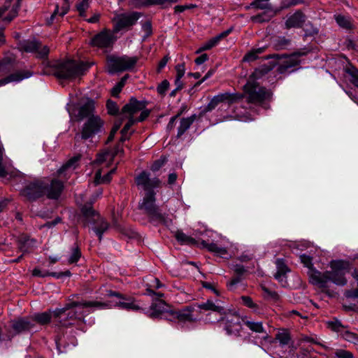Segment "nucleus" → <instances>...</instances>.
<instances>
[{
  "label": "nucleus",
  "mask_w": 358,
  "mask_h": 358,
  "mask_svg": "<svg viewBox=\"0 0 358 358\" xmlns=\"http://www.w3.org/2000/svg\"><path fill=\"white\" fill-rule=\"evenodd\" d=\"M331 271L324 273L312 270L309 275L310 282L316 285L321 291L329 296H334V292L329 289V282H331L338 286L347 284L345 277L348 271V263L342 260H333L330 262Z\"/></svg>",
  "instance_id": "nucleus-1"
},
{
  "label": "nucleus",
  "mask_w": 358,
  "mask_h": 358,
  "mask_svg": "<svg viewBox=\"0 0 358 358\" xmlns=\"http://www.w3.org/2000/svg\"><path fill=\"white\" fill-rule=\"evenodd\" d=\"M109 306L107 303L100 301H71L66 303L62 308H56L52 310L53 319L63 327L71 325L73 322L81 319L83 315L74 310L76 307L106 308Z\"/></svg>",
  "instance_id": "nucleus-2"
},
{
  "label": "nucleus",
  "mask_w": 358,
  "mask_h": 358,
  "mask_svg": "<svg viewBox=\"0 0 358 358\" xmlns=\"http://www.w3.org/2000/svg\"><path fill=\"white\" fill-rule=\"evenodd\" d=\"M89 67L83 62L67 59L55 66L53 75L59 79L73 80L82 76Z\"/></svg>",
  "instance_id": "nucleus-3"
},
{
  "label": "nucleus",
  "mask_w": 358,
  "mask_h": 358,
  "mask_svg": "<svg viewBox=\"0 0 358 358\" xmlns=\"http://www.w3.org/2000/svg\"><path fill=\"white\" fill-rule=\"evenodd\" d=\"M243 91L248 103L262 106L265 101H270L273 92L265 87L259 86L255 80H248L243 86Z\"/></svg>",
  "instance_id": "nucleus-4"
},
{
  "label": "nucleus",
  "mask_w": 358,
  "mask_h": 358,
  "mask_svg": "<svg viewBox=\"0 0 358 358\" xmlns=\"http://www.w3.org/2000/svg\"><path fill=\"white\" fill-rule=\"evenodd\" d=\"M105 122L99 115H92L83 124L74 137L76 144L81 141L92 139L96 135L104 132Z\"/></svg>",
  "instance_id": "nucleus-5"
},
{
  "label": "nucleus",
  "mask_w": 358,
  "mask_h": 358,
  "mask_svg": "<svg viewBox=\"0 0 358 358\" xmlns=\"http://www.w3.org/2000/svg\"><path fill=\"white\" fill-rule=\"evenodd\" d=\"M155 192L149 191L146 192L142 201L138 203V208L144 211L152 222L166 223V217L160 208L155 203Z\"/></svg>",
  "instance_id": "nucleus-6"
},
{
  "label": "nucleus",
  "mask_w": 358,
  "mask_h": 358,
  "mask_svg": "<svg viewBox=\"0 0 358 358\" xmlns=\"http://www.w3.org/2000/svg\"><path fill=\"white\" fill-rule=\"evenodd\" d=\"M81 213L83 217L84 225L94 224L93 230L98 236L99 242H101L103 233L109 227V224L90 204L84 205L81 208Z\"/></svg>",
  "instance_id": "nucleus-7"
},
{
  "label": "nucleus",
  "mask_w": 358,
  "mask_h": 358,
  "mask_svg": "<svg viewBox=\"0 0 358 358\" xmlns=\"http://www.w3.org/2000/svg\"><path fill=\"white\" fill-rule=\"evenodd\" d=\"M218 322L224 324V329L228 335L240 336L243 329L241 322L244 318L241 317L239 314L233 310L225 308L224 313H222Z\"/></svg>",
  "instance_id": "nucleus-8"
},
{
  "label": "nucleus",
  "mask_w": 358,
  "mask_h": 358,
  "mask_svg": "<svg viewBox=\"0 0 358 358\" xmlns=\"http://www.w3.org/2000/svg\"><path fill=\"white\" fill-rule=\"evenodd\" d=\"M142 14L138 12H131L116 15L113 18V33H118L122 30H129L141 17Z\"/></svg>",
  "instance_id": "nucleus-9"
},
{
  "label": "nucleus",
  "mask_w": 358,
  "mask_h": 358,
  "mask_svg": "<svg viewBox=\"0 0 358 358\" xmlns=\"http://www.w3.org/2000/svg\"><path fill=\"white\" fill-rule=\"evenodd\" d=\"M137 57H129L128 56L116 57L108 56L107 57V65L108 72L114 73L116 72H121L132 69L137 62Z\"/></svg>",
  "instance_id": "nucleus-10"
},
{
  "label": "nucleus",
  "mask_w": 358,
  "mask_h": 358,
  "mask_svg": "<svg viewBox=\"0 0 358 358\" xmlns=\"http://www.w3.org/2000/svg\"><path fill=\"white\" fill-rule=\"evenodd\" d=\"M305 52H296L290 55H287L285 54L279 55L274 54L270 56L266 57V58H276V59H285L280 63L278 67V72L280 74H284L287 73H292L294 71L293 69L294 67L299 65L300 60L299 57L300 56L305 55Z\"/></svg>",
  "instance_id": "nucleus-11"
},
{
  "label": "nucleus",
  "mask_w": 358,
  "mask_h": 358,
  "mask_svg": "<svg viewBox=\"0 0 358 358\" xmlns=\"http://www.w3.org/2000/svg\"><path fill=\"white\" fill-rule=\"evenodd\" d=\"M45 187L43 179H36L27 182L21 190L20 194L27 200L34 201L44 196Z\"/></svg>",
  "instance_id": "nucleus-12"
},
{
  "label": "nucleus",
  "mask_w": 358,
  "mask_h": 358,
  "mask_svg": "<svg viewBox=\"0 0 358 358\" xmlns=\"http://www.w3.org/2000/svg\"><path fill=\"white\" fill-rule=\"evenodd\" d=\"M20 49L27 52H35L36 57L40 59L46 58L49 54V48L42 44L37 40H26L20 43Z\"/></svg>",
  "instance_id": "nucleus-13"
},
{
  "label": "nucleus",
  "mask_w": 358,
  "mask_h": 358,
  "mask_svg": "<svg viewBox=\"0 0 358 358\" xmlns=\"http://www.w3.org/2000/svg\"><path fill=\"white\" fill-rule=\"evenodd\" d=\"M45 186L44 196L49 199H58L64 189V183L58 179H43Z\"/></svg>",
  "instance_id": "nucleus-14"
},
{
  "label": "nucleus",
  "mask_w": 358,
  "mask_h": 358,
  "mask_svg": "<svg viewBox=\"0 0 358 358\" xmlns=\"http://www.w3.org/2000/svg\"><path fill=\"white\" fill-rule=\"evenodd\" d=\"M244 97V94H231L229 92L220 94L215 96L204 108L205 112H210L215 108L220 103L224 101L228 102L229 104L236 102Z\"/></svg>",
  "instance_id": "nucleus-15"
},
{
  "label": "nucleus",
  "mask_w": 358,
  "mask_h": 358,
  "mask_svg": "<svg viewBox=\"0 0 358 358\" xmlns=\"http://www.w3.org/2000/svg\"><path fill=\"white\" fill-rule=\"evenodd\" d=\"M113 32L105 29L96 34L91 40L90 44L101 48H109L113 45L116 38Z\"/></svg>",
  "instance_id": "nucleus-16"
},
{
  "label": "nucleus",
  "mask_w": 358,
  "mask_h": 358,
  "mask_svg": "<svg viewBox=\"0 0 358 358\" xmlns=\"http://www.w3.org/2000/svg\"><path fill=\"white\" fill-rule=\"evenodd\" d=\"M136 183L138 186H141L146 192H148L154 191L153 188L159 187L161 181L157 178L150 179V174L146 171H143L136 178Z\"/></svg>",
  "instance_id": "nucleus-17"
},
{
  "label": "nucleus",
  "mask_w": 358,
  "mask_h": 358,
  "mask_svg": "<svg viewBox=\"0 0 358 358\" xmlns=\"http://www.w3.org/2000/svg\"><path fill=\"white\" fill-rule=\"evenodd\" d=\"M107 296H116L120 299H122L123 301L116 302V303L115 304V306H117L121 309H124L127 310H138L141 309V307L135 303L134 300L133 299L127 298L120 292L113 290H108L107 291Z\"/></svg>",
  "instance_id": "nucleus-18"
},
{
  "label": "nucleus",
  "mask_w": 358,
  "mask_h": 358,
  "mask_svg": "<svg viewBox=\"0 0 358 358\" xmlns=\"http://www.w3.org/2000/svg\"><path fill=\"white\" fill-rule=\"evenodd\" d=\"M148 101H138L135 97H131L128 103L122 108V114L128 115V119L134 117V115L146 108Z\"/></svg>",
  "instance_id": "nucleus-19"
},
{
  "label": "nucleus",
  "mask_w": 358,
  "mask_h": 358,
  "mask_svg": "<svg viewBox=\"0 0 358 358\" xmlns=\"http://www.w3.org/2000/svg\"><path fill=\"white\" fill-rule=\"evenodd\" d=\"M35 324L31 317H20L11 321V327L16 334L27 332L32 329Z\"/></svg>",
  "instance_id": "nucleus-20"
},
{
  "label": "nucleus",
  "mask_w": 358,
  "mask_h": 358,
  "mask_svg": "<svg viewBox=\"0 0 358 358\" xmlns=\"http://www.w3.org/2000/svg\"><path fill=\"white\" fill-rule=\"evenodd\" d=\"M168 306L166 303L159 300L157 302L152 303L150 307V312L148 314V316L150 318H162L164 314H169L171 310H169Z\"/></svg>",
  "instance_id": "nucleus-21"
},
{
  "label": "nucleus",
  "mask_w": 358,
  "mask_h": 358,
  "mask_svg": "<svg viewBox=\"0 0 358 358\" xmlns=\"http://www.w3.org/2000/svg\"><path fill=\"white\" fill-rule=\"evenodd\" d=\"M194 311V308L192 306H187L185 308H183L179 311H175L171 310L169 313L170 316H173V318H177L179 322H195L196 319L193 317L192 312Z\"/></svg>",
  "instance_id": "nucleus-22"
},
{
  "label": "nucleus",
  "mask_w": 358,
  "mask_h": 358,
  "mask_svg": "<svg viewBox=\"0 0 358 358\" xmlns=\"http://www.w3.org/2000/svg\"><path fill=\"white\" fill-rule=\"evenodd\" d=\"M306 19L305 14L301 10H298L288 17L285 22V27L287 29L300 28L303 26Z\"/></svg>",
  "instance_id": "nucleus-23"
},
{
  "label": "nucleus",
  "mask_w": 358,
  "mask_h": 358,
  "mask_svg": "<svg viewBox=\"0 0 358 358\" xmlns=\"http://www.w3.org/2000/svg\"><path fill=\"white\" fill-rule=\"evenodd\" d=\"M32 73L28 70H22L10 74L7 77L0 79V87L11 82H20L24 78H29Z\"/></svg>",
  "instance_id": "nucleus-24"
},
{
  "label": "nucleus",
  "mask_w": 358,
  "mask_h": 358,
  "mask_svg": "<svg viewBox=\"0 0 358 358\" xmlns=\"http://www.w3.org/2000/svg\"><path fill=\"white\" fill-rule=\"evenodd\" d=\"M275 264L277 266V272L274 274V278L285 287L287 285L286 274L289 270L282 259H278L275 262Z\"/></svg>",
  "instance_id": "nucleus-25"
},
{
  "label": "nucleus",
  "mask_w": 358,
  "mask_h": 358,
  "mask_svg": "<svg viewBox=\"0 0 358 358\" xmlns=\"http://www.w3.org/2000/svg\"><path fill=\"white\" fill-rule=\"evenodd\" d=\"M94 102L92 100L87 101L85 103L82 105L78 108V112L76 115L77 120L81 121L85 118H89L92 115H94Z\"/></svg>",
  "instance_id": "nucleus-26"
},
{
  "label": "nucleus",
  "mask_w": 358,
  "mask_h": 358,
  "mask_svg": "<svg viewBox=\"0 0 358 358\" xmlns=\"http://www.w3.org/2000/svg\"><path fill=\"white\" fill-rule=\"evenodd\" d=\"M197 308L204 310H212L219 313L220 315L224 313V308L220 303V301L213 302L210 299H208L206 302L201 303H197L195 305Z\"/></svg>",
  "instance_id": "nucleus-27"
},
{
  "label": "nucleus",
  "mask_w": 358,
  "mask_h": 358,
  "mask_svg": "<svg viewBox=\"0 0 358 358\" xmlns=\"http://www.w3.org/2000/svg\"><path fill=\"white\" fill-rule=\"evenodd\" d=\"M34 243L35 241L25 234L20 235L17 239L18 250L23 254L29 252Z\"/></svg>",
  "instance_id": "nucleus-28"
},
{
  "label": "nucleus",
  "mask_w": 358,
  "mask_h": 358,
  "mask_svg": "<svg viewBox=\"0 0 358 358\" xmlns=\"http://www.w3.org/2000/svg\"><path fill=\"white\" fill-rule=\"evenodd\" d=\"M52 317H53V314L51 310L43 313H36L31 317V320L34 324L36 322L41 325H46L49 324Z\"/></svg>",
  "instance_id": "nucleus-29"
},
{
  "label": "nucleus",
  "mask_w": 358,
  "mask_h": 358,
  "mask_svg": "<svg viewBox=\"0 0 358 358\" xmlns=\"http://www.w3.org/2000/svg\"><path fill=\"white\" fill-rule=\"evenodd\" d=\"M196 118V115H192L186 118H182L178 128L177 138H180L190 127Z\"/></svg>",
  "instance_id": "nucleus-30"
},
{
  "label": "nucleus",
  "mask_w": 358,
  "mask_h": 358,
  "mask_svg": "<svg viewBox=\"0 0 358 358\" xmlns=\"http://www.w3.org/2000/svg\"><path fill=\"white\" fill-rule=\"evenodd\" d=\"M15 58L7 56L0 61V76H3L14 69Z\"/></svg>",
  "instance_id": "nucleus-31"
},
{
  "label": "nucleus",
  "mask_w": 358,
  "mask_h": 358,
  "mask_svg": "<svg viewBox=\"0 0 358 358\" xmlns=\"http://www.w3.org/2000/svg\"><path fill=\"white\" fill-rule=\"evenodd\" d=\"M273 69V67L268 65H262L257 68L254 72L250 76L248 80H255L262 78Z\"/></svg>",
  "instance_id": "nucleus-32"
},
{
  "label": "nucleus",
  "mask_w": 358,
  "mask_h": 358,
  "mask_svg": "<svg viewBox=\"0 0 358 358\" xmlns=\"http://www.w3.org/2000/svg\"><path fill=\"white\" fill-rule=\"evenodd\" d=\"M264 10L265 11L262 13L251 17V20L256 23L268 22L277 13V10H273V12H268V10Z\"/></svg>",
  "instance_id": "nucleus-33"
},
{
  "label": "nucleus",
  "mask_w": 358,
  "mask_h": 358,
  "mask_svg": "<svg viewBox=\"0 0 358 358\" xmlns=\"http://www.w3.org/2000/svg\"><path fill=\"white\" fill-rule=\"evenodd\" d=\"M273 48L276 50H282L291 45V40L284 36H279L274 38L272 42Z\"/></svg>",
  "instance_id": "nucleus-34"
},
{
  "label": "nucleus",
  "mask_w": 358,
  "mask_h": 358,
  "mask_svg": "<svg viewBox=\"0 0 358 358\" xmlns=\"http://www.w3.org/2000/svg\"><path fill=\"white\" fill-rule=\"evenodd\" d=\"M176 240L181 244H186L189 245H197V241L191 236L184 234L182 231H177L175 234Z\"/></svg>",
  "instance_id": "nucleus-35"
},
{
  "label": "nucleus",
  "mask_w": 358,
  "mask_h": 358,
  "mask_svg": "<svg viewBox=\"0 0 358 358\" xmlns=\"http://www.w3.org/2000/svg\"><path fill=\"white\" fill-rule=\"evenodd\" d=\"M243 322L247 326V327H248L249 329L253 332L258 334L266 333L262 322H255L252 320H246L245 318Z\"/></svg>",
  "instance_id": "nucleus-36"
},
{
  "label": "nucleus",
  "mask_w": 358,
  "mask_h": 358,
  "mask_svg": "<svg viewBox=\"0 0 358 358\" xmlns=\"http://www.w3.org/2000/svg\"><path fill=\"white\" fill-rule=\"evenodd\" d=\"M81 158V155H77L71 158L66 163H65L59 170L58 173L62 174L66 170L71 169L74 170L78 166V163Z\"/></svg>",
  "instance_id": "nucleus-37"
},
{
  "label": "nucleus",
  "mask_w": 358,
  "mask_h": 358,
  "mask_svg": "<svg viewBox=\"0 0 358 358\" xmlns=\"http://www.w3.org/2000/svg\"><path fill=\"white\" fill-rule=\"evenodd\" d=\"M201 245L208 251L215 252L220 256L224 255L227 253V250L224 248L219 247L217 244L213 243H207L205 241H202Z\"/></svg>",
  "instance_id": "nucleus-38"
},
{
  "label": "nucleus",
  "mask_w": 358,
  "mask_h": 358,
  "mask_svg": "<svg viewBox=\"0 0 358 358\" xmlns=\"http://www.w3.org/2000/svg\"><path fill=\"white\" fill-rule=\"evenodd\" d=\"M251 6L257 9L268 10V12L276 10L268 0H255L251 3Z\"/></svg>",
  "instance_id": "nucleus-39"
},
{
  "label": "nucleus",
  "mask_w": 358,
  "mask_h": 358,
  "mask_svg": "<svg viewBox=\"0 0 358 358\" xmlns=\"http://www.w3.org/2000/svg\"><path fill=\"white\" fill-rule=\"evenodd\" d=\"M265 49V47H262L251 50L250 52L245 55L243 58V62H251L256 60L258 58V55L263 53Z\"/></svg>",
  "instance_id": "nucleus-40"
},
{
  "label": "nucleus",
  "mask_w": 358,
  "mask_h": 358,
  "mask_svg": "<svg viewBox=\"0 0 358 358\" xmlns=\"http://www.w3.org/2000/svg\"><path fill=\"white\" fill-rule=\"evenodd\" d=\"M327 327L331 330L338 332L341 335V333L343 332L346 327H345L340 320L334 319L332 321H329L327 322Z\"/></svg>",
  "instance_id": "nucleus-41"
},
{
  "label": "nucleus",
  "mask_w": 358,
  "mask_h": 358,
  "mask_svg": "<svg viewBox=\"0 0 358 358\" xmlns=\"http://www.w3.org/2000/svg\"><path fill=\"white\" fill-rule=\"evenodd\" d=\"M341 336L348 342L358 344V334L348 330L347 327L345 329L343 332L341 333Z\"/></svg>",
  "instance_id": "nucleus-42"
},
{
  "label": "nucleus",
  "mask_w": 358,
  "mask_h": 358,
  "mask_svg": "<svg viewBox=\"0 0 358 358\" xmlns=\"http://www.w3.org/2000/svg\"><path fill=\"white\" fill-rule=\"evenodd\" d=\"M275 339L280 342V345H286L289 343L291 337L288 331L283 329L275 335Z\"/></svg>",
  "instance_id": "nucleus-43"
},
{
  "label": "nucleus",
  "mask_w": 358,
  "mask_h": 358,
  "mask_svg": "<svg viewBox=\"0 0 358 358\" xmlns=\"http://www.w3.org/2000/svg\"><path fill=\"white\" fill-rule=\"evenodd\" d=\"M345 72L350 76V81L355 87H358V69L354 66L347 68Z\"/></svg>",
  "instance_id": "nucleus-44"
},
{
  "label": "nucleus",
  "mask_w": 358,
  "mask_h": 358,
  "mask_svg": "<svg viewBox=\"0 0 358 358\" xmlns=\"http://www.w3.org/2000/svg\"><path fill=\"white\" fill-rule=\"evenodd\" d=\"M241 299L244 306L252 309L255 312H258L260 309L259 305L255 303L250 296H242Z\"/></svg>",
  "instance_id": "nucleus-45"
},
{
  "label": "nucleus",
  "mask_w": 358,
  "mask_h": 358,
  "mask_svg": "<svg viewBox=\"0 0 358 358\" xmlns=\"http://www.w3.org/2000/svg\"><path fill=\"white\" fill-rule=\"evenodd\" d=\"M336 21L338 24L345 29H350L352 27V23L349 20L348 18L345 17L343 15H337L336 16Z\"/></svg>",
  "instance_id": "nucleus-46"
},
{
  "label": "nucleus",
  "mask_w": 358,
  "mask_h": 358,
  "mask_svg": "<svg viewBox=\"0 0 358 358\" xmlns=\"http://www.w3.org/2000/svg\"><path fill=\"white\" fill-rule=\"evenodd\" d=\"M168 159L166 156H161L157 160H155L152 164L150 169L155 172L159 171L166 162Z\"/></svg>",
  "instance_id": "nucleus-47"
},
{
  "label": "nucleus",
  "mask_w": 358,
  "mask_h": 358,
  "mask_svg": "<svg viewBox=\"0 0 358 358\" xmlns=\"http://www.w3.org/2000/svg\"><path fill=\"white\" fill-rule=\"evenodd\" d=\"M81 257V252L78 245H76L72 250V254L69 259V264L76 263Z\"/></svg>",
  "instance_id": "nucleus-48"
},
{
  "label": "nucleus",
  "mask_w": 358,
  "mask_h": 358,
  "mask_svg": "<svg viewBox=\"0 0 358 358\" xmlns=\"http://www.w3.org/2000/svg\"><path fill=\"white\" fill-rule=\"evenodd\" d=\"M106 107H107L108 113L110 115H117L119 112V108H118L117 103L110 99H108L107 101Z\"/></svg>",
  "instance_id": "nucleus-49"
},
{
  "label": "nucleus",
  "mask_w": 358,
  "mask_h": 358,
  "mask_svg": "<svg viewBox=\"0 0 358 358\" xmlns=\"http://www.w3.org/2000/svg\"><path fill=\"white\" fill-rule=\"evenodd\" d=\"M306 0H283L281 2V8H289L296 5L303 3Z\"/></svg>",
  "instance_id": "nucleus-50"
},
{
  "label": "nucleus",
  "mask_w": 358,
  "mask_h": 358,
  "mask_svg": "<svg viewBox=\"0 0 358 358\" xmlns=\"http://www.w3.org/2000/svg\"><path fill=\"white\" fill-rule=\"evenodd\" d=\"M89 8L88 0H83L81 2L76 5V8L79 14L82 17H85V11Z\"/></svg>",
  "instance_id": "nucleus-51"
},
{
  "label": "nucleus",
  "mask_w": 358,
  "mask_h": 358,
  "mask_svg": "<svg viewBox=\"0 0 358 358\" xmlns=\"http://www.w3.org/2000/svg\"><path fill=\"white\" fill-rule=\"evenodd\" d=\"M304 31L306 36H313L318 34L317 28L315 27L311 23H308L306 24Z\"/></svg>",
  "instance_id": "nucleus-52"
},
{
  "label": "nucleus",
  "mask_w": 358,
  "mask_h": 358,
  "mask_svg": "<svg viewBox=\"0 0 358 358\" xmlns=\"http://www.w3.org/2000/svg\"><path fill=\"white\" fill-rule=\"evenodd\" d=\"M20 0H17V4L15 6H13L10 13L6 17L3 18L4 21L10 22L14 19V17H15V16L17 14L18 9L20 8Z\"/></svg>",
  "instance_id": "nucleus-53"
},
{
  "label": "nucleus",
  "mask_w": 358,
  "mask_h": 358,
  "mask_svg": "<svg viewBox=\"0 0 358 358\" xmlns=\"http://www.w3.org/2000/svg\"><path fill=\"white\" fill-rule=\"evenodd\" d=\"M337 358H354L353 354L348 350L338 349L335 352Z\"/></svg>",
  "instance_id": "nucleus-54"
},
{
  "label": "nucleus",
  "mask_w": 358,
  "mask_h": 358,
  "mask_svg": "<svg viewBox=\"0 0 358 358\" xmlns=\"http://www.w3.org/2000/svg\"><path fill=\"white\" fill-rule=\"evenodd\" d=\"M120 125H121V122H115L114 126L113 127L110 132V134L106 141V144H108L109 143H110L114 137H115V134L117 133V131H118V129H120Z\"/></svg>",
  "instance_id": "nucleus-55"
},
{
  "label": "nucleus",
  "mask_w": 358,
  "mask_h": 358,
  "mask_svg": "<svg viewBox=\"0 0 358 358\" xmlns=\"http://www.w3.org/2000/svg\"><path fill=\"white\" fill-rule=\"evenodd\" d=\"M110 151L108 150L98 154L95 162L97 164H102L103 162H106L108 157H110Z\"/></svg>",
  "instance_id": "nucleus-56"
},
{
  "label": "nucleus",
  "mask_w": 358,
  "mask_h": 358,
  "mask_svg": "<svg viewBox=\"0 0 358 358\" xmlns=\"http://www.w3.org/2000/svg\"><path fill=\"white\" fill-rule=\"evenodd\" d=\"M169 87V82L167 80H164L158 86L157 88V92L161 94L164 95L166 92V91L168 90Z\"/></svg>",
  "instance_id": "nucleus-57"
},
{
  "label": "nucleus",
  "mask_w": 358,
  "mask_h": 358,
  "mask_svg": "<svg viewBox=\"0 0 358 358\" xmlns=\"http://www.w3.org/2000/svg\"><path fill=\"white\" fill-rule=\"evenodd\" d=\"M52 272H48L47 271H41L40 268H35L33 271H32V275L34 276H36V277H41V278H45V277H47V276H52V274H51Z\"/></svg>",
  "instance_id": "nucleus-58"
},
{
  "label": "nucleus",
  "mask_w": 358,
  "mask_h": 358,
  "mask_svg": "<svg viewBox=\"0 0 358 358\" xmlns=\"http://www.w3.org/2000/svg\"><path fill=\"white\" fill-rule=\"evenodd\" d=\"M124 152V150H123V148H122V143L118 142V143L115 145V147L114 148V150L113 152H110V160H113L114 159V157L118 155L119 153H123Z\"/></svg>",
  "instance_id": "nucleus-59"
},
{
  "label": "nucleus",
  "mask_w": 358,
  "mask_h": 358,
  "mask_svg": "<svg viewBox=\"0 0 358 358\" xmlns=\"http://www.w3.org/2000/svg\"><path fill=\"white\" fill-rule=\"evenodd\" d=\"M196 7V6L195 4L178 5L174 7V12L175 13H180L184 12L187 9H190Z\"/></svg>",
  "instance_id": "nucleus-60"
},
{
  "label": "nucleus",
  "mask_w": 358,
  "mask_h": 358,
  "mask_svg": "<svg viewBox=\"0 0 358 358\" xmlns=\"http://www.w3.org/2000/svg\"><path fill=\"white\" fill-rule=\"evenodd\" d=\"M262 290L265 294H266L267 297H269L275 301L278 300L279 296L276 292L271 291L268 288L265 286L262 287Z\"/></svg>",
  "instance_id": "nucleus-61"
},
{
  "label": "nucleus",
  "mask_w": 358,
  "mask_h": 358,
  "mask_svg": "<svg viewBox=\"0 0 358 358\" xmlns=\"http://www.w3.org/2000/svg\"><path fill=\"white\" fill-rule=\"evenodd\" d=\"M136 123V120H134V117H131L128 120V122L125 124L122 129L121 130V134H128L130 128Z\"/></svg>",
  "instance_id": "nucleus-62"
},
{
  "label": "nucleus",
  "mask_w": 358,
  "mask_h": 358,
  "mask_svg": "<svg viewBox=\"0 0 358 358\" xmlns=\"http://www.w3.org/2000/svg\"><path fill=\"white\" fill-rule=\"evenodd\" d=\"M301 262L308 268H311L313 266L312 258L306 255H302L300 256Z\"/></svg>",
  "instance_id": "nucleus-63"
},
{
  "label": "nucleus",
  "mask_w": 358,
  "mask_h": 358,
  "mask_svg": "<svg viewBox=\"0 0 358 358\" xmlns=\"http://www.w3.org/2000/svg\"><path fill=\"white\" fill-rule=\"evenodd\" d=\"M150 0H131L132 4L136 8H141V7H149Z\"/></svg>",
  "instance_id": "nucleus-64"
}]
</instances>
